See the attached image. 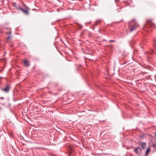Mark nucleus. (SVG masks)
Returning a JSON list of instances; mask_svg holds the SVG:
<instances>
[{"label":"nucleus","mask_w":156,"mask_h":156,"mask_svg":"<svg viewBox=\"0 0 156 156\" xmlns=\"http://www.w3.org/2000/svg\"><path fill=\"white\" fill-rule=\"evenodd\" d=\"M126 62H124V63H123V64H123V65H124V64H126Z\"/></svg>","instance_id":"nucleus-21"},{"label":"nucleus","mask_w":156,"mask_h":156,"mask_svg":"<svg viewBox=\"0 0 156 156\" xmlns=\"http://www.w3.org/2000/svg\"><path fill=\"white\" fill-rule=\"evenodd\" d=\"M93 27L92 28V29H93V30H94V28H95V25H93Z\"/></svg>","instance_id":"nucleus-19"},{"label":"nucleus","mask_w":156,"mask_h":156,"mask_svg":"<svg viewBox=\"0 0 156 156\" xmlns=\"http://www.w3.org/2000/svg\"><path fill=\"white\" fill-rule=\"evenodd\" d=\"M69 149L70 151L69 152L68 156H73L74 154L73 153L74 151L73 147L71 146H69Z\"/></svg>","instance_id":"nucleus-4"},{"label":"nucleus","mask_w":156,"mask_h":156,"mask_svg":"<svg viewBox=\"0 0 156 156\" xmlns=\"http://www.w3.org/2000/svg\"><path fill=\"white\" fill-rule=\"evenodd\" d=\"M153 147L154 148H155V147H156V143L153 144Z\"/></svg>","instance_id":"nucleus-17"},{"label":"nucleus","mask_w":156,"mask_h":156,"mask_svg":"<svg viewBox=\"0 0 156 156\" xmlns=\"http://www.w3.org/2000/svg\"><path fill=\"white\" fill-rule=\"evenodd\" d=\"M11 35H9L7 37V40H9V39H10V38H11Z\"/></svg>","instance_id":"nucleus-15"},{"label":"nucleus","mask_w":156,"mask_h":156,"mask_svg":"<svg viewBox=\"0 0 156 156\" xmlns=\"http://www.w3.org/2000/svg\"><path fill=\"white\" fill-rule=\"evenodd\" d=\"M13 5L17 9H20L21 8L19 4H17L15 2L13 3Z\"/></svg>","instance_id":"nucleus-10"},{"label":"nucleus","mask_w":156,"mask_h":156,"mask_svg":"<svg viewBox=\"0 0 156 156\" xmlns=\"http://www.w3.org/2000/svg\"><path fill=\"white\" fill-rule=\"evenodd\" d=\"M109 41L110 42H114L115 41V40H110Z\"/></svg>","instance_id":"nucleus-18"},{"label":"nucleus","mask_w":156,"mask_h":156,"mask_svg":"<svg viewBox=\"0 0 156 156\" xmlns=\"http://www.w3.org/2000/svg\"><path fill=\"white\" fill-rule=\"evenodd\" d=\"M118 0H115V2H116Z\"/></svg>","instance_id":"nucleus-24"},{"label":"nucleus","mask_w":156,"mask_h":156,"mask_svg":"<svg viewBox=\"0 0 156 156\" xmlns=\"http://www.w3.org/2000/svg\"><path fill=\"white\" fill-rule=\"evenodd\" d=\"M4 29L7 30V31L5 32V35L9 34L11 35L12 31L11 30V28L9 27H4Z\"/></svg>","instance_id":"nucleus-6"},{"label":"nucleus","mask_w":156,"mask_h":156,"mask_svg":"<svg viewBox=\"0 0 156 156\" xmlns=\"http://www.w3.org/2000/svg\"><path fill=\"white\" fill-rule=\"evenodd\" d=\"M26 9H23L22 8H21L20 9L24 14L28 15L29 14L28 10H29L30 9L28 8H27Z\"/></svg>","instance_id":"nucleus-8"},{"label":"nucleus","mask_w":156,"mask_h":156,"mask_svg":"<svg viewBox=\"0 0 156 156\" xmlns=\"http://www.w3.org/2000/svg\"><path fill=\"white\" fill-rule=\"evenodd\" d=\"M139 145L141 146L143 149H144L146 146V144L145 143L143 142H140L139 143Z\"/></svg>","instance_id":"nucleus-9"},{"label":"nucleus","mask_w":156,"mask_h":156,"mask_svg":"<svg viewBox=\"0 0 156 156\" xmlns=\"http://www.w3.org/2000/svg\"><path fill=\"white\" fill-rule=\"evenodd\" d=\"M4 29V28L3 27H1V26L0 25V33H4V32L3 30Z\"/></svg>","instance_id":"nucleus-13"},{"label":"nucleus","mask_w":156,"mask_h":156,"mask_svg":"<svg viewBox=\"0 0 156 156\" xmlns=\"http://www.w3.org/2000/svg\"><path fill=\"white\" fill-rule=\"evenodd\" d=\"M134 151L136 154H140L142 151L141 148L139 147H137L134 148Z\"/></svg>","instance_id":"nucleus-7"},{"label":"nucleus","mask_w":156,"mask_h":156,"mask_svg":"<svg viewBox=\"0 0 156 156\" xmlns=\"http://www.w3.org/2000/svg\"><path fill=\"white\" fill-rule=\"evenodd\" d=\"M79 27H80L79 28H80V29H81V27L80 26Z\"/></svg>","instance_id":"nucleus-22"},{"label":"nucleus","mask_w":156,"mask_h":156,"mask_svg":"<svg viewBox=\"0 0 156 156\" xmlns=\"http://www.w3.org/2000/svg\"><path fill=\"white\" fill-rule=\"evenodd\" d=\"M150 148H149V147H148V148H147L145 152V156H147V155L149 153L150 151Z\"/></svg>","instance_id":"nucleus-12"},{"label":"nucleus","mask_w":156,"mask_h":156,"mask_svg":"<svg viewBox=\"0 0 156 156\" xmlns=\"http://www.w3.org/2000/svg\"><path fill=\"white\" fill-rule=\"evenodd\" d=\"M11 87L10 85L7 84L4 88H1V90L5 93L9 92L11 89Z\"/></svg>","instance_id":"nucleus-3"},{"label":"nucleus","mask_w":156,"mask_h":156,"mask_svg":"<svg viewBox=\"0 0 156 156\" xmlns=\"http://www.w3.org/2000/svg\"><path fill=\"white\" fill-rule=\"evenodd\" d=\"M153 46L154 48L153 49H151V52L152 53L155 54L156 51L155 50V48H156V38L154 39L153 41Z\"/></svg>","instance_id":"nucleus-5"},{"label":"nucleus","mask_w":156,"mask_h":156,"mask_svg":"<svg viewBox=\"0 0 156 156\" xmlns=\"http://www.w3.org/2000/svg\"><path fill=\"white\" fill-rule=\"evenodd\" d=\"M100 21H99L98 20H97L95 23L94 24V25H95V26L98 25V24H100Z\"/></svg>","instance_id":"nucleus-14"},{"label":"nucleus","mask_w":156,"mask_h":156,"mask_svg":"<svg viewBox=\"0 0 156 156\" xmlns=\"http://www.w3.org/2000/svg\"><path fill=\"white\" fill-rule=\"evenodd\" d=\"M0 98L1 99H4V98L3 97H0Z\"/></svg>","instance_id":"nucleus-20"},{"label":"nucleus","mask_w":156,"mask_h":156,"mask_svg":"<svg viewBox=\"0 0 156 156\" xmlns=\"http://www.w3.org/2000/svg\"><path fill=\"white\" fill-rule=\"evenodd\" d=\"M155 137L156 138V133H155Z\"/></svg>","instance_id":"nucleus-23"},{"label":"nucleus","mask_w":156,"mask_h":156,"mask_svg":"<svg viewBox=\"0 0 156 156\" xmlns=\"http://www.w3.org/2000/svg\"><path fill=\"white\" fill-rule=\"evenodd\" d=\"M145 74H148V73L147 72H143L141 73V74L142 75H144Z\"/></svg>","instance_id":"nucleus-16"},{"label":"nucleus","mask_w":156,"mask_h":156,"mask_svg":"<svg viewBox=\"0 0 156 156\" xmlns=\"http://www.w3.org/2000/svg\"><path fill=\"white\" fill-rule=\"evenodd\" d=\"M139 24L135 21V20L130 21L129 24V29L130 32H132L139 27Z\"/></svg>","instance_id":"nucleus-2"},{"label":"nucleus","mask_w":156,"mask_h":156,"mask_svg":"<svg viewBox=\"0 0 156 156\" xmlns=\"http://www.w3.org/2000/svg\"><path fill=\"white\" fill-rule=\"evenodd\" d=\"M154 26L155 25L152 22V20H147L146 23L143 29L146 31H151V28H154Z\"/></svg>","instance_id":"nucleus-1"},{"label":"nucleus","mask_w":156,"mask_h":156,"mask_svg":"<svg viewBox=\"0 0 156 156\" xmlns=\"http://www.w3.org/2000/svg\"><path fill=\"white\" fill-rule=\"evenodd\" d=\"M23 62L24 65L26 66H30V64L29 62L26 59H24L23 60Z\"/></svg>","instance_id":"nucleus-11"}]
</instances>
